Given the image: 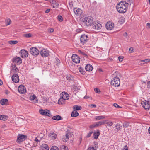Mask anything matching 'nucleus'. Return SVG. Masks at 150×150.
<instances>
[{
	"mask_svg": "<svg viewBox=\"0 0 150 150\" xmlns=\"http://www.w3.org/2000/svg\"><path fill=\"white\" fill-rule=\"evenodd\" d=\"M8 116L1 115V120H7L8 118Z\"/></svg>",
	"mask_w": 150,
	"mask_h": 150,
	"instance_id": "39",
	"label": "nucleus"
},
{
	"mask_svg": "<svg viewBox=\"0 0 150 150\" xmlns=\"http://www.w3.org/2000/svg\"><path fill=\"white\" fill-rule=\"evenodd\" d=\"M105 117L103 116H97L95 117V119L96 120H100L104 119Z\"/></svg>",
	"mask_w": 150,
	"mask_h": 150,
	"instance_id": "37",
	"label": "nucleus"
},
{
	"mask_svg": "<svg viewBox=\"0 0 150 150\" xmlns=\"http://www.w3.org/2000/svg\"><path fill=\"white\" fill-rule=\"evenodd\" d=\"M59 150H68V147L64 145H62L60 147Z\"/></svg>",
	"mask_w": 150,
	"mask_h": 150,
	"instance_id": "38",
	"label": "nucleus"
},
{
	"mask_svg": "<svg viewBox=\"0 0 150 150\" xmlns=\"http://www.w3.org/2000/svg\"><path fill=\"white\" fill-rule=\"evenodd\" d=\"M8 100L7 99H2L0 100V103L1 105H6L7 104Z\"/></svg>",
	"mask_w": 150,
	"mask_h": 150,
	"instance_id": "26",
	"label": "nucleus"
},
{
	"mask_svg": "<svg viewBox=\"0 0 150 150\" xmlns=\"http://www.w3.org/2000/svg\"><path fill=\"white\" fill-rule=\"evenodd\" d=\"M129 50L130 51V52H133V48L132 47L130 48Z\"/></svg>",
	"mask_w": 150,
	"mask_h": 150,
	"instance_id": "59",
	"label": "nucleus"
},
{
	"mask_svg": "<svg viewBox=\"0 0 150 150\" xmlns=\"http://www.w3.org/2000/svg\"><path fill=\"white\" fill-rule=\"evenodd\" d=\"M141 62H144L146 63H147L148 62L150 61V59H147L144 60H141Z\"/></svg>",
	"mask_w": 150,
	"mask_h": 150,
	"instance_id": "43",
	"label": "nucleus"
},
{
	"mask_svg": "<svg viewBox=\"0 0 150 150\" xmlns=\"http://www.w3.org/2000/svg\"><path fill=\"white\" fill-rule=\"evenodd\" d=\"M125 21V18L123 17H121L119 19V20L118 21V22L120 24H123Z\"/></svg>",
	"mask_w": 150,
	"mask_h": 150,
	"instance_id": "33",
	"label": "nucleus"
},
{
	"mask_svg": "<svg viewBox=\"0 0 150 150\" xmlns=\"http://www.w3.org/2000/svg\"><path fill=\"white\" fill-rule=\"evenodd\" d=\"M12 81L15 83H18L19 81V76L18 74H14L12 77Z\"/></svg>",
	"mask_w": 150,
	"mask_h": 150,
	"instance_id": "18",
	"label": "nucleus"
},
{
	"mask_svg": "<svg viewBox=\"0 0 150 150\" xmlns=\"http://www.w3.org/2000/svg\"><path fill=\"white\" fill-rule=\"evenodd\" d=\"M106 121H100L97 122H96V127H98V126H100L102 125L105 124L106 122Z\"/></svg>",
	"mask_w": 150,
	"mask_h": 150,
	"instance_id": "22",
	"label": "nucleus"
},
{
	"mask_svg": "<svg viewBox=\"0 0 150 150\" xmlns=\"http://www.w3.org/2000/svg\"><path fill=\"white\" fill-rule=\"evenodd\" d=\"M85 69L86 71H91L93 69L92 66L89 64H87L85 67Z\"/></svg>",
	"mask_w": 150,
	"mask_h": 150,
	"instance_id": "21",
	"label": "nucleus"
},
{
	"mask_svg": "<svg viewBox=\"0 0 150 150\" xmlns=\"http://www.w3.org/2000/svg\"><path fill=\"white\" fill-rule=\"evenodd\" d=\"M50 112V111L48 110H44L42 109H40L39 110V112L42 115L50 117L52 116V115L49 112Z\"/></svg>",
	"mask_w": 150,
	"mask_h": 150,
	"instance_id": "8",
	"label": "nucleus"
},
{
	"mask_svg": "<svg viewBox=\"0 0 150 150\" xmlns=\"http://www.w3.org/2000/svg\"><path fill=\"white\" fill-rule=\"evenodd\" d=\"M92 17H85L83 19V23L87 26L92 25L93 23V20Z\"/></svg>",
	"mask_w": 150,
	"mask_h": 150,
	"instance_id": "2",
	"label": "nucleus"
},
{
	"mask_svg": "<svg viewBox=\"0 0 150 150\" xmlns=\"http://www.w3.org/2000/svg\"><path fill=\"white\" fill-rule=\"evenodd\" d=\"M146 26L148 27L149 28H150V23H147Z\"/></svg>",
	"mask_w": 150,
	"mask_h": 150,
	"instance_id": "61",
	"label": "nucleus"
},
{
	"mask_svg": "<svg viewBox=\"0 0 150 150\" xmlns=\"http://www.w3.org/2000/svg\"><path fill=\"white\" fill-rule=\"evenodd\" d=\"M31 34L30 33L26 34L25 35V36L29 38L31 37Z\"/></svg>",
	"mask_w": 150,
	"mask_h": 150,
	"instance_id": "56",
	"label": "nucleus"
},
{
	"mask_svg": "<svg viewBox=\"0 0 150 150\" xmlns=\"http://www.w3.org/2000/svg\"><path fill=\"white\" fill-rule=\"evenodd\" d=\"M71 75L69 74L67 76L66 78L67 80H68L69 81H70V80L71 79Z\"/></svg>",
	"mask_w": 150,
	"mask_h": 150,
	"instance_id": "44",
	"label": "nucleus"
},
{
	"mask_svg": "<svg viewBox=\"0 0 150 150\" xmlns=\"http://www.w3.org/2000/svg\"><path fill=\"white\" fill-rule=\"evenodd\" d=\"M49 137L51 138L52 139H54L57 137V135L54 132H52L49 134Z\"/></svg>",
	"mask_w": 150,
	"mask_h": 150,
	"instance_id": "24",
	"label": "nucleus"
},
{
	"mask_svg": "<svg viewBox=\"0 0 150 150\" xmlns=\"http://www.w3.org/2000/svg\"><path fill=\"white\" fill-rule=\"evenodd\" d=\"M18 92L21 93H24L26 91L25 87L23 85L19 86L18 88Z\"/></svg>",
	"mask_w": 150,
	"mask_h": 150,
	"instance_id": "15",
	"label": "nucleus"
},
{
	"mask_svg": "<svg viewBox=\"0 0 150 150\" xmlns=\"http://www.w3.org/2000/svg\"><path fill=\"white\" fill-rule=\"evenodd\" d=\"M5 22L6 25H10L11 22V20L9 18H8L6 20Z\"/></svg>",
	"mask_w": 150,
	"mask_h": 150,
	"instance_id": "40",
	"label": "nucleus"
},
{
	"mask_svg": "<svg viewBox=\"0 0 150 150\" xmlns=\"http://www.w3.org/2000/svg\"><path fill=\"white\" fill-rule=\"evenodd\" d=\"M27 137L23 135L19 134L18 136L17 142L18 143H20L23 141Z\"/></svg>",
	"mask_w": 150,
	"mask_h": 150,
	"instance_id": "14",
	"label": "nucleus"
},
{
	"mask_svg": "<svg viewBox=\"0 0 150 150\" xmlns=\"http://www.w3.org/2000/svg\"><path fill=\"white\" fill-rule=\"evenodd\" d=\"M120 84V80L117 77H114L111 80V84L115 87H118Z\"/></svg>",
	"mask_w": 150,
	"mask_h": 150,
	"instance_id": "3",
	"label": "nucleus"
},
{
	"mask_svg": "<svg viewBox=\"0 0 150 150\" xmlns=\"http://www.w3.org/2000/svg\"><path fill=\"white\" fill-rule=\"evenodd\" d=\"M50 150H59L58 148L55 146H53L51 148Z\"/></svg>",
	"mask_w": 150,
	"mask_h": 150,
	"instance_id": "42",
	"label": "nucleus"
},
{
	"mask_svg": "<svg viewBox=\"0 0 150 150\" xmlns=\"http://www.w3.org/2000/svg\"><path fill=\"white\" fill-rule=\"evenodd\" d=\"M93 132V131H90V132L88 134V135H87L86 137L88 138L90 137L91 136V134H92Z\"/></svg>",
	"mask_w": 150,
	"mask_h": 150,
	"instance_id": "47",
	"label": "nucleus"
},
{
	"mask_svg": "<svg viewBox=\"0 0 150 150\" xmlns=\"http://www.w3.org/2000/svg\"><path fill=\"white\" fill-rule=\"evenodd\" d=\"M91 26L93 29L96 30L100 29L102 27V24L98 22H93Z\"/></svg>",
	"mask_w": 150,
	"mask_h": 150,
	"instance_id": "5",
	"label": "nucleus"
},
{
	"mask_svg": "<svg viewBox=\"0 0 150 150\" xmlns=\"http://www.w3.org/2000/svg\"><path fill=\"white\" fill-rule=\"evenodd\" d=\"M128 150V147H127V145H126L124 146V147L123 148V149L122 150Z\"/></svg>",
	"mask_w": 150,
	"mask_h": 150,
	"instance_id": "57",
	"label": "nucleus"
},
{
	"mask_svg": "<svg viewBox=\"0 0 150 150\" xmlns=\"http://www.w3.org/2000/svg\"><path fill=\"white\" fill-rule=\"evenodd\" d=\"M61 116L59 115L54 116L52 117L53 120H60L61 119Z\"/></svg>",
	"mask_w": 150,
	"mask_h": 150,
	"instance_id": "31",
	"label": "nucleus"
},
{
	"mask_svg": "<svg viewBox=\"0 0 150 150\" xmlns=\"http://www.w3.org/2000/svg\"><path fill=\"white\" fill-rule=\"evenodd\" d=\"M106 27L107 29L108 30H112L114 27V24L112 23L108 22L106 24Z\"/></svg>",
	"mask_w": 150,
	"mask_h": 150,
	"instance_id": "16",
	"label": "nucleus"
},
{
	"mask_svg": "<svg viewBox=\"0 0 150 150\" xmlns=\"http://www.w3.org/2000/svg\"><path fill=\"white\" fill-rule=\"evenodd\" d=\"M106 124H107V125L108 126H112V125L113 124V123L112 122H108L106 123Z\"/></svg>",
	"mask_w": 150,
	"mask_h": 150,
	"instance_id": "50",
	"label": "nucleus"
},
{
	"mask_svg": "<svg viewBox=\"0 0 150 150\" xmlns=\"http://www.w3.org/2000/svg\"><path fill=\"white\" fill-rule=\"evenodd\" d=\"M58 20L60 22L62 21L63 20L62 17L60 15L58 16Z\"/></svg>",
	"mask_w": 150,
	"mask_h": 150,
	"instance_id": "46",
	"label": "nucleus"
},
{
	"mask_svg": "<svg viewBox=\"0 0 150 150\" xmlns=\"http://www.w3.org/2000/svg\"><path fill=\"white\" fill-rule=\"evenodd\" d=\"M14 150H22L21 148H16Z\"/></svg>",
	"mask_w": 150,
	"mask_h": 150,
	"instance_id": "64",
	"label": "nucleus"
},
{
	"mask_svg": "<svg viewBox=\"0 0 150 150\" xmlns=\"http://www.w3.org/2000/svg\"><path fill=\"white\" fill-rule=\"evenodd\" d=\"M30 53L34 56H36L39 54V50L36 48L33 47L30 49Z\"/></svg>",
	"mask_w": 150,
	"mask_h": 150,
	"instance_id": "6",
	"label": "nucleus"
},
{
	"mask_svg": "<svg viewBox=\"0 0 150 150\" xmlns=\"http://www.w3.org/2000/svg\"><path fill=\"white\" fill-rule=\"evenodd\" d=\"M72 133L69 131H67L65 135H64L62 138V140L64 142H67L69 139V138L71 136Z\"/></svg>",
	"mask_w": 150,
	"mask_h": 150,
	"instance_id": "9",
	"label": "nucleus"
},
{
	"mask_svg": "<svg viewBox=\"0 0 150 150\" xmlns=\"http://www.w3.org/2000/svg\"><path fill=\"white\" fill-rule=\"evenodd\" d=\"M119 61L122 62L123 59V57L122 56H120L118 57Z\"/></svg>",
	"mask_w": 150,
	"mask_h": 150,
	"instance_id": "48",
	"label": "nucleus"
},
{
	"mask_svg": "<svg viewBox=\"0 0 150 150\" xmlns=\"http://www.w3.org/2000/svg\"><path fill=\"white\" fill-rule=\"evenodd\" d=\"M50 9H47L45 11V12L46 13H48V12H50Z\"/></svg>",
	"mask_w": 150,
	"mask_h": 150,
	"instance_id": "62",
	"label": "nucleus"
},
{
	"mask_svg": "<svg viewBox=\"0 0 150 150\" xmlns=\"http://www.w3.org/2000/svg\"><path fill=\"white\" fill-rule=\"evenodd\" d=\"M20 53L21 55V56L22 58H26L28 56V52L25 50H21L20 51Z\"/></svg>",
	"mask_w": 150,
	"mask_h": 150,
	"instance_id": "12",
	"label": "nucleus"
},
{
	"mask_svg": "<svg viewBox=\"0 0 150 150\" xmlns=\"http://www.w3.org/2000/svg\"><path fill=\"white\" fill-rule=\"evenodd\" d=\"M100 134L99 130H98L96 132H94L93 136L95 139H97Z\"/></svg>",
	"mask_w": 150,
	"mask_h": 150,
	"instance_id": "25",
	"label": "nucleus"
},
{
	"mask_svg": "<svg viewBox=\"0 0 150 150\" xmlns=\"http://www.w3.org/2000/svg\"><path fill=\"white\" fill-rule=\"evenodd\" d=\"M69 5L70 7H72V6H73V4L72 2L70 1L69 3Z\"/></svg>",
	"mask_w": 150,
	"mask_h": 150,
	"instance_id": "58",
	"label": "nucleus"
},
{
	"mask_svg": "<svg viewBox=\"0 0 150 150\" xmlns=\"http://www.w3.org/2000/svg\"><path fill=\"white\" fill-rule=\"evenodd\" d=\"M127 6L124 1H121L117 4L116 6L117 11L120 13H125L127 10Z\"/></svg>",
	"mask_w": 150,
	"mask_h": 150,
	"instance_id": "1",
	"label": "nucleus"
},
{
	"mask_svg": "<svg viewBox=\"0 0 150 150\" xmlns=\"http://www.w3.org/2000/svg\"><path fill=\"white\" fill-rule=\"evenodd\" d=\"M73 10L74 14L77 16L81 15L82 13V10L80 8H74Z\"/></svg>",
	"mask_w": 150,
	"mask_h": 150,
	"instance_id": "13",
	"label": "nucleus"
},
{
	"mask_svg": "<svg viewBox=\"0 0 150 150\" xmlns=\"http://www.w3.org/2000/svg\"><path fill=\"white\" fill-rule=\"evenodd\" d=\"M65 100L62 97H61L58 100V103L59 105H62L64 104Z\"/></svg>",
	"mask_w": 150,
	"mask_h": 150,
	"instance_id": "30",
	"label": "nucleus"
},
{
	"mask_svg": "<svg viewBox=\"0 0 150 150\" xmlns=\"http://www.w3.org/2000/svg\"><path fill=\"white\" fill-rule=\"evenodd\" d=\"M126 3V4L127 5V6H130L131 4L132 3V0H125L124 1Z\"/></svg>",
	"mask_w": 150,
	"mask_h": 150,
	"instance_id": "35",
	"label": "nucleus"
},
{
	"mask_svg": "<svg viewBox=\"0 0 150 150\" xmlns=\"http://www.w3.org/2000/svg\"><path fill=\"white\" fill-rule=\"evenodd\" d=\"M62 97L65 100H67L69 98V96L68 94L65 92H62Z\"/></svg>",
	"mask_w": 150,
	"mask_h": 150,
	"instance_id": "20",
	"label": "nucleus"
},
{
	"mask_svg": "<svg viewBox=\"0 0 150 150\" xmlns=\"http://www.w3.org/2000/svg\"><path fill=\"white\" fill-rule=\"evenodd\" d=\"M40 54L43 57H48L49 55V51L46 49H43L40 51Z\"/></svg>",
	"mask_w": 150,
	"mask_h": 150,
	"instance_id": "10",
	"label": "nucleus"
},
{
	"mask_svg": "<svg viewBox=\"0 0 150 150\" xmlns=\"http://www.w3.org/2000/svg\"><path fill=\"white\" fill-rule=\"evenodd\" d=\"M89 37L85 34L82 35L80 37L81 43L84 45L89 40Z\"/></svg>",
	"mask_w": 150,
	"mask_h": 150,
	"instance_id": "4",
	"label": "nucleus"
},
{
	"mask_svg": "<svg viewBox=\"0 0 150 150\" xmlns=\"http://www.w3.org/2000/svg\"><path fill=\"white\" fill-rule=\"evenodd\" d=\"M79 115V114L76 111H74L72 112L71 116L73 117H75L78 116Z\"/></svg>",
	"mask_w": 150,
	"mask_h": 150,
	"instance_id": "28",
	"label": "nucleus"
},
{
	"mask_svg": "<svg viewBox=\"0 0 150 150\" xmlns=\"http://www.w3.org/2000/svg\"><path fill=\"white\" fill-rule=\"evenodd\" d=\"M96 150V149H95L94 148V147H89L88 149V150Z\"/></svg>",
	"mask_w": 150,
	"mask_h": 150,
	"instance_id": "53",
	"label": "nucleus"
},
{
	"mask_svg": "<svg viewBox=\"0 0 150 150\" xmlns=\"http://www.w3.org/2000/svg\"><path fill=\"white\" fill-rule=\"evenodd\" d=\"M115 127L116 128V129L117 131L119 130H120L122 128V126L120 124L117 123L116 124Z\"/></svg>",
	"mask_w": 150,
	"mask_h": 150,
	"instance_id": "32",
	"label": "nucleus"
},
{
	"mask_svg": "<svg viewBox=\"0 0 150 150\" xmlns=\"http://www.w3.org/2000/svg\"><path fill=\"white\" fill-rule=\"evenodd\" d=\"M56 60L57 61V64L60 63V61L57 58H56Z\"/></svg>",
	"mask_w": 150,
	"mask_h": 150,
	"instance_id": "63",
	"label": "nucleus"
},
{
	"mask_svg": "<svg viewBox=\"0 0 150 150\" xmlns=\"http://www.w3.org/2000/svg\"><path fill=\"white\" fill-rule=\"evenodd\" d=\"M73 109L74 110V111H76V110H81L82 109V107L81 106L77 105H75L73 106Z\"/></svg>",
	"mask_w": 150,
	"mask_h": 150,
	"instance_id": "29",
	"label": "nucleus"
},
{
	"mask_svg": "<svg viewBox=\"0 0 150 150\" xmlns=\"http://www.w3.org/2000/svg\"><path fill=\"white\" fill-rule=\"evenodd\" d=\"M79 71L82 74L84 75L85 74V71L84 69L81 67H79Z\"/></svg>",
	"mask_w": 150,
	"mask_h": 150,
	"instance_id": "36",
	"label": "nucleus"
},
{
	"mask_svg": "<svg viewBox=\"0 0 150 150\" xmlns=\"http://www.w3.org/2000/svg\"><path fill=\"white\" fill-rule=\"evenodd\" d=\"M30 99L34 103H35L38 101V99L36 96L34 94L31 96L30 97Z\"/></svg>",
	"mask_w": 150,
	"mask_h": 150,
	"instance_id": "19",
	"label": "nucleus"
},
{
	"mask_svg": "<svg viewBox=\"0 0 150 150\" xmlns=\"http://www.w3.org/2000/svg\"><path fill=\"white\" fill-rule=\"evenodd\" d=\"M142 106L146 110H149L150 108V101L145 100L142 103Z\"/></svg>",
	"mask_w": 150,
	"mask_h": 150,
	"instance_id": "7",
	"label": "nucleus"
},
{
	"mask_svg": "<svg viewBox=\"0 0 150 150\" xmlns=\"http://www.w3.org/2000/svg\"><path fill=\"white\" fill-rule=\"evenodd\" d=\"M12 61L14 63L15 62L20 64L22 63V59L20 57H16L13 59Z\"/></svg>",
	"mask_w": 150,
	"mask_h": 150,
	"instance_id": "17",
	"label": "nucleus"
},
{
	"mask_svg": "<svg viewBox=\"0 0 150 150\" xmlns=\"http://www.w3.org/2000/svg\"><path fill=\"white\" fill-rule=\"evenodd\" d=\"M9 43L11 44H15L18 43V41L16 40H13L9 41Z\"/></svg>",
	"mask_w": 150,
	"mask_h": 150,
	"instance_id": "41",
	"label": "nucleus"
},
{
	"mask_svg": "<svg viewBox=\"0 0 150 150\" xmlns=\"http://www.w3.org/2000/svg\"><path fill=\"white\" fill-rule=\"evenodd\" d=\"M71 59L72 61L76 63H79L80 62V58L76 54H73L71 57Z\"/></svg>",
	"mask_w": 150,
	"mask_h": 150,
	"instance_id": "11",
	"label": "nucleus"
},
{
	"mask_svg": "<svg viewBox=\"0 0 150 150\" xmlns=\"http://www.w3.org/2000/svg\"><path fill=\"white\" fill-rule=\"evenodd\" d=\"M96 127H97L95 123L91 125L89 127L90 128H93Z\"/></svg>",
	"mask_w": 150,
	"mask_h": 150,
	"instance_id": "45",
	"label": "nucleus"
},
{
	"mask_svg": "<svg viewBox=\"0 0 150 150\" xmlns=\"http://www.w3.org/2000/svg\"><path fill=\"white\" fill-rule=\"evenodd\" d=\"M123 36L125 37V38H127L128 34L126 32H125L123 34Z\"/></svg>",
	"mask_w": 150,
	"mask_h": 150,
	"instance_id": "54",
	"label": "nucleus"
},
{
	"mask_svg": "<svg viewBox=\"0 0 150 150\" xmlns=\"http://www.w3.org/2000/svg\"><path fill=\"white\" fill-rule=\"evenodd\" d=\"M48 31L50 33H52L54 31V29L53 28H50L48 30Z\"/></svg>",
	"mask_w": 150,
	"mask_h": 150,
	"instance_id": "51",
	"label": "nucleus"
},
{
	"mask_svg": "<svg viewBox=\"0 0 150 150\" xmlns=\"http://www.w3.org/2000/svg\"><path fill=\"white\" fill-rule=\"evenodd\" d=\"M147 88L150 89V81H149L147 83Z\"/></svg>",
	"mask_w": 150,
	"mask_h": 150,
	"instance_id": "55",
	"label": "nucleus"
},
{
	"mask_svg": "<svg viewBox=\"0 0 150 150\" xmlns=\"http://www.w3.org/2000/svg\"><path fill=\"white\" fill-rule=\"evenodd\" d=\"M94 91L96 93H98L99 92H100V90L99 89L97 88H95Z\"/></svg>",
	"mask_w": 150,
	"mask_h": 150,
	"instance_id": "52",
	"label": "nucleus"
},
{
	"mask_svg": "<svg viewBox=\"0 0 150 150\" xmlns=\"http://www.w3.org/2000/svg\"><path fill=\"white\" fill-rule=\"evenodd\" d=\"M113 106L115 107L116 108H120L121 107L120 106H119L118 105V104H117V103H114L113 104Z\"/></svg>",
	"mask_w": 150,
	"mask_h": 150,
	"instance_id": "49",
	"label": "nucleus"
},
{
	"mask_svg": "<svg viewBox=\"0 0 150 150\" xmlns=\"http://www.w3.org/2000/svg\"><path fill=\"white\" fill-rule=\"evenodd\" d=\"M11 69H12L13 71H14V72H15L17 73L18 72L19 70L18 68L16 67V65H13L12 66Z\"/></svg>",
	"mask_w": 150,
	"mask_h": 150,
	"instance_id": "34",
	"label": "nucleus"
},
{
	"mask_svg": "<svg viewBox=\"0 0 150 150\" xmlns=\"http://www.w3.org/2000/svg\"><path fill=\"white\" fill-rule=\"evenodd\" d=\"M42 150H49L48 146L46 144H43L42 146Z\"/></svg>",
	"mask_w": 150,
	"mask_h": 150,
	"instance_id": "27",
	"label": "nucleus"
},
{
	"mask_svg": "<svg viewBox=\"0 0 150 150\" xmlns=\"http://www.w3.org/2000/svg\"><path fill=\"white\" fill-rule=\"evenodd\" d=\"M51 6L54 8H57L58 7L59 4L55 1H52Z\"/></svg>",
	"mask_w": 150,
	"mask_h": 150,
	"instance_id": "23",
	"label": "nucleus"
},
{
	"mask_svg": "<svg viewBox=\"0 0 150 150\" xmlns=\"http://www.w3.org/2000/svg\"><path fill=\"white\" fill-rule=\"evenodd\" d=\"M90 106L91 107H92V108H93V107L95 108L96 107V105L95 104H91Z\"/></svg>",
	"mask_w": 150,
	"mask_h": 150,
	"instance_id": "60",
	"label": "nucleus"
}]
</instances>
